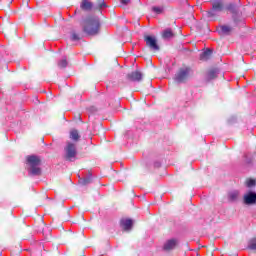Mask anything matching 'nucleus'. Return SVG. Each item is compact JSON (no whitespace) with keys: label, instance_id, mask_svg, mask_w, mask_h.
Wrapping results in <instances>:
<instances>
[{"label":"nucleus","instance_id":"5","mask_svg":"<svg viewBox=\"0 0 256 256\" xmlns=\"http://www.w3.org/2000/svg\"><path fill=\"white\" fill-rule=\"evenodd\" d=\"M143 79V73L139 70H135L131 73H123L120 81L121 83L139 82Z\"/></svg>","mask_w":256,"mask_h":256},{"label":"nucleus","instance_id":"18","mask_svg":"<svg viewBox=\"0 0 256 256\" xmlns=\"http://www.w3.org/2000/svg\"><path fill=\"white\" fill-rule=\"evenodd\" d=\"M70 139H72V141H79L81 139V135H79V131L77 129H72L70 131Z\"/></svg>","mask_w":256,"mask_h":256},{"label":"nucleus","instance_id":"16","mask_svg":"<svg viewBox=\"0 0 256 256\" xmlns=\"http://www.w3.org/2000/svg\"><path fill=\"white\" fill-rule=\"evenodd\" d=\"M80 9H82V11H91V9H93V2H89V0H82Z\"/></svg>","mask_w":256,"mask_h":256},{"label":"nucleus","instance_id":"6","mask_svg":"<svg viewBox=\"0 0 256 256\" xmlns=\"http://www.w3.org/2000/svg\"><path fill=\"white\" fill-rule=\"evenodd\" d=\"M144 41L146 43V47H148L150 51H154V53L161 51V46H159V43H157V38L155 36L145 35Z\"/></svg>","mask_w":256,"mask_h":256},{"label":"nucleus","instance_id":"28","mask_svg":"<svg viewBox=\"0 0 256 256\" xmlns=\"http://www.w3.org/2000/svg\"><path fill=\"white\" fill-rule=\"evenodd\" d=\"M154 165H155V167H161V163L160 162H156Z\"/></svg>","mask_w":256,"mask_h":256},{"label":"nucleus","instance_id":"20","mask_svg":"<svg viewBox=\"0 0 256 256\" xmlns=\"http://www.w3.org/2000/svg\"><path fill=\"white\" fill-rule=\"evenodd\" d=\"M248 249H251L252 251H256V237H253L248 244Z\"/></svg>","mask_w":256,"mask_h":256},{"label":"nucleus","instance_id":"12","mask_svg":"<svg viewBox=\"0 0 256 256\" xmlns=\"http://www.w3.org/2000/svg\"><path fill=\"white\" fill-rule=\"evenodd\" d=\"M175 36H176V34L173 31V29H171V28H167L161 33V37H162V39H164V41H169V40L173 39V37H175Z\"/></svg>","mask_w":256,"mask_h":256},{"label":"nucleus","instance_id":"13","mask_svg":"<svg viewBox=\"0 0 256 256\" xmlns=\"http://www.w3.org/2000/svg\"><path fill=\"white\" fill-rule=\"evenodd\" d=\"M219 35H232L233 27L229 25H220L218 28Z\"/></svg>","mask_w":256,"mask_h":256},{"label":"nucleus","instance_id":"23","mask_svg":"<svg viewBox=\"0 0 256 256\" xmlns=\"http://www.w3.org/2000/svg\"><path fill=\"white\" fill-rule=\"evenodd\" d=\"M245 184H246V187H248V188L255 187L256 180L255 179H251V178L247 179Z\"/></svg>","mask_w":256,"mask_h":256},{"label":"nucleus","instance_id":"19","mask_svg":"<svg viewBox=\"0 0 256 256\" xmlns=\"http://www.w3.org/2000/svg\"><path fill=\"white\" fill-rule=\"evenodd\" d=\"M224 7L222 2H214L212 4L213 11H223Z\"/></svg>","mask_w":256,"mask_h":256},{"label":"nucleus","instance_id":"2","mask_svg":"<svg viewBox=\"0 0 256 256\" xmlns=\"http://www.w3.org/2000/svg\"><path fill=\"white\" fill-rule=\"evenodd\" d=\"M41 157L37 155H28L26 156V165L30 167L29 175L39 176L41 175Z\"/></svg>","mask_w":256,"mask_h":256},{"label":"nucleus","instance_id":"1","mask_svg":"<svg viewBox=\"0 0 256 256\" xmlns=\"http://www.w3.org/2000/svg\"><path fill=\"white\" fill-rule=\"evenodd\" d=\"M81 27L84 35L94 36L99 34L101 23L97 17H88L82 21Z\"/></svg>","mask_w":256,"mask_h":256},{"label":"nucleus","instance_id":"26","mask_svg":"<svg viewBox=\"0 0 256 256\" xmlns=\"http://www.w3.org/2000/svg\"><path fill=\"white\" fill-rule=\"evenodd\" d=\"M89 183H91V178H84L82 181L83 185H89Z\"/></svg>","mask_w":256,"mask_h":256},{"label":"nucleus","instance_id":"7","mask_svg":"<svg viewBox=\"0 0 256 256\" xmlns=\"http://www.w3.org/2000/svg\"><path fill=\"white\" fill-rule=\"evenodd\" d=\"M65 153L66 161H73L75 157H77V147L75 144L68 142L67 146L65 147Z\"/></svg>","mask_w":256,"mask_h":256},{"label":"nucleus","instance_id":"22","mask_svg":"<svg viewBox=\"0 0 256 256\" xmlns=\"http://www.w3.org/2000/svg\"><path fill=\"white\" fill-rule=\"evenodd\" d=\"M68 65L67 58H64L58 62V67L60 69H65Z\"/></svg>","mask_w":256,"mask_h":256},{"label":"nucleus","instance_id":"29","mask_svg":"<svg viewBox=\"0 0 256 256\" xmlns=\"http://www.w3.org/2000/svg\"><path fill=\"white\" fill-rule=\"evenodd\" d=\"M213 72H210V75H212Z\"/></svg>","mask_w":256,"mask_h":256},{"label":"nucleus","instance_id":"4","mask_svg":"<svg viewBox=\"0 0 256 256\" xmlns=\"http://www.w3.org/2000/svg\"><path fill=\"white\" fill-rule=\"evenodd\" d=\"M226 11L231 13L234 23L241 21V15H243V12H241V4L230 3L226 5Z\"/></svg>","mask_w":256,"mask_h":256},{"label":"nucleus","instance_id":"27","mask_svg":"<svg viewBox=\"0 0 256 256\" xmlns=\"http://www.w3.org/2000/svg\"><path fill=\"white\" fill-rule=\"evenodd\" d=\"M120 3H121L122 5H129L130 0H120Z\"/></svg>","mask_w":256,"mask_h":256},{"label":"nucleus","instance_id":"10","mask_svg":"<svg viewBox=\"0 0 256 256\" xmlns=\"http://www.w3.org/2000/svg\"><path fill=\"white\" fill-rule=\"evenodd\" d=\"M120 226L123 231H131L133 229V220L131 218L121 219Z\"/></svg>","mask_w":256,"mask_h":256},{"label":"nucleus","instance_id":"9","mask_svg":"<svg viewBox=\"0 0 256 256\" xmlns=\"http://www.w3.org/2000/svg\"><path fill=\"white\" fill-rule=\"evenodd\" d=\"M4 35L5 37H7L8 39H13V37H15V35H17V28H15V26L10 25V26H6L3 29Z\"/></svg>","mask_w":256,"mask_h":256},{"label":"nucleus","instance_id":"17","mask_svg":"<svg viewBox=\"0 0 256 256\" xmlns=\"http://www.w3.org/2000/svg\"><path fill=\"white\" fill-rule=\"evenodd\" d=\"M239 199V191L235 190L230 193H228V201L231 203L237 201Z\"/></svg>","mask_w":256,"mask_h":256},{"label":"nucleus","instance_id":"24","mask_svg":"<svg viewBox=\"0 0 256 256\" xmlns=\"http://www.w3.org/2000/svg\"><path fill=\"white\" fill-rule=\"evenodd\" d=\"M152 11H154V13H157V15H161V13H163V8L154 6L152 7Z\"/></svg>","mask_w":256,"mask_h":256},{"label":"nucleus","instance_id":"11","mask_svg":"<svg viewBox=\"0 0 256 256\" xmlns=\"http://www.w3.org/2000/svg\"><path fill=\"white\" fill-rule=\"evenodd\" d=\"M177 245H179V241H177V239H170L166 241V243L163 246V249L164 251H173V249H175Z\"/></svg>","mask_w":256,"mask_h":256},{"label":"nucleus","instance_id":"3","mask_svg":"<svg viewBox=\"0 0 256 256\" xmlns=\"http://www.w3.org/2000/svg\"><path fill=\"white\" fill-rule=\"evenodd\" d=\"M193 73V68L191 66H183L178 69L176 74L174 75V81L178 84L187 83L191 78V74Z\"/></svg>","mask_w":256,"mask_h":256},{"label":"nucleus","instance_id":"21","mask_svg":"<svg viewBox=\"0 0 256 256\" xmlns=\"http://www.w3.org/2000/svg\"><path fill=\"white\" fill-rule=\"evenodd\" d=\"M206 17L208 19H215L217 17V13H215V10H213V8H212L211 10L206 12Z\"/></svg>","mask_w":256,"mask_h":256},{"label":"nucleus","instance_id":"8","mask_svg":"<svg viewBox=\"0 0 256 256\" xmlns=\"http://www.w3.org/2000/svg\"><path fill=\"white\" fill-rule=\"evenodd\" d=\"M244 205H256V193L249 191L243 196Z\"/></svg>","mask_w":256,"mask_h":256},{"label":"nucleus","instance_id":"15","mask_svg":"<svg viewBox=\"0 0 256 256\" xmlns=\"http://www.w3.org/2000/svg\"><path fill=\"white\" fill-rule=\"evenodd\" d=\"M213 56V50L206 49L204 52L200 54V61H209Z\"/></svg>","mask_w":256,"mask_h":256},{"label":"nucleus","instance_id":"14","mask_svg":"<svg viewBox=\"0 0 256 256\" xmlns=\"http://www.w3.org/2000/svg\"><path fill=\"white\" fill-rule=\"evenodd\" d=\"M84 34L81 31L72 30L70 33V39L71 41H81L83 39Z\"/></svg>","mask_w":256,"mask_h":256},{"label":"nucleus","instance_id":"25","mask_svg":"<svg viewBox=\"0 0 256 256\" xmlns=\"http://www.w3.org/2000/svg\"><path fill=\"white\" fill-rule=\"evenodd\" d=\"M98 7L103 8L107 7V4H105V0H98Z\"/></svg>","mask_w":256,"mask_h":256}]
</instances>
